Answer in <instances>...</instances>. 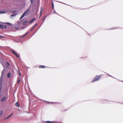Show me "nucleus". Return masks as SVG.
Returning <instances> with one entry per match:
<instances>
[{"mask_svg": "<svg viewBox=\"0 0 123 123\" xmlns=\"http://www.w3.org/2000/svg\"><path fill=\"white\" fill-rule=\"evenodd\" d=\"M102 75L101 74L99 75H97L95 77L92 81V83L93 82L95 81L99 80L101 77Z\"/></svg>", "mask_w": 123, "mask_h": 123, "instance_id": "obj_1", "label": "nucleus"}, {"mask_svg": "<svg viewBox=\"0 0 123 123\" xmlns=\"http://www.w3.org/2000/svg\"><path fill=\"white\" fill-rule=\"evenodd\" d=\"M30 11L29 9H27L26 10L22 15L20 18V20L22 19L25 15H27L28 14L29 11Z\"/></svg>", "mask_w": 123, "mask_h": 123, "instance_id": "obj_2", "label": "nucleus"}, {"mask_svg": "<svg viewBox=\"0 0 123 123\" xmlns=\"http://www.w3.org/2000/svg\"><path fill=\"white\" fill-rule=\"evenodd\" d=\"M6 71V70L5 69H4L1 72V74L0 77V79L1 78H3L4 77L5 75V73Z\"/></svg>", "mask_w": 123, "mask_h": 123, "instance_id": "obj_3", "label": "nucleus"}, {"mask_svg": "<svg viewBox=\"0 0 123 123\" xmlns=\"http://www.w3.org/2000/svg\"><path fill=\"white\" fill-rule=\"evenodd\" d=\"M11 52L13 54L15 55L16 56V57H18V58L19 57V55L17 54L15 52V51L14 50H11Z\"/></svg>", "mask_w": 123, "mask_h": 123, "instance_id": "obj_4", "label": "nucleus"}, {"mask_svg": "<svg viewBox=\"0 0 123 123\" xmlns=\"http://www.w3.org/2000/svg\"><path fill=\"white\" fill-rule=\"evenodd\" d=\"M43 7L42 6L41 7V9H40V15L39 16V18L41 17V15L42 14V13L43 12Z\"/></svg>", "mask_w": 123, "mask_h": 123, "instance_id": "obj_5", "label": "nucleus"}, {"mask_svg": "<svg viewBox=\"0 0 123 123\" xmlns=\"http://www.w3.org/2000/svg\"><path fill=\"white\" fill-rule=\"evenodd\" d=\"M35 18H34L32 19L29 22V23L31 24L32 23L34 20H35Z\"/></svg>", "mask_w": 123, "mask_h": 123, "instance_id": "obj_6", "label": "nucleus"}, {"mask_svg": "<svg viewBox=\"0 0 123 123\" xmlns=\"http://www.w3.org/2000/svg\"><path fill=\"white\" fill-rule=\"evenodd\" d=\"M17 83H19L20 81V78L19 77H18L17 79Z\"/></svg>", "mask_w": 123, "mask_h": 123, "instance_id": "obj_7", "label": "nucleus"}, {"mask_svg": "<svg viewBox=\"0 0 123 123\" xmlns=\"http://www.w3.org/2000/svg\"><path fill=\"white\" fill-rule=\"evenodd\" d=\"M45 67V66L44 65H41L39 66V68H44Z\"/></svg>", "mask_w": 123, "mask_h": 123, "instance_id": "obj_8", "label": "nucleus"}, {"mask_svg": "<svg viewBox=\"0 0 123 123\" xmlns=\"http://www.w3.org/2000/svg\"><path fill=\"white\" fill-rule=\"evenodd\" d=\"M13 114V113H12L9 116L7 117H6L4 118V119H7L8 118H9V117H10Z\"/></svg>", "mask_w": 123, "mask_h": 123, "instance_id": "obj_9", "label": "nucleus"}, {"mask_svg": "<svg viewBox=\"0 0 123 123\" xmlns=\"http://www.w3.org/2000/svg\"><path fill=\"white\" fill-rule=\"evenodd\" d=\"M27 22L28 21L26 20L23 23V25H25L27 23Z\"/></svg>", "mask_w": 123, "mask_h": 123, "instance_id": "obj_10", "label": "nucleus"}, {"mask_svg": "<svg viewBox=\"0 0 123 123\" xmlns=\"http://www.w3.org/2000/svg\"><path fill=\"white\" fill-rule=\"evenodd\" d=\"M11 74L10 73H9L6 75L7 77V78H9L10 77Z\"/></svg>", "mask_w": 123, "mask_h": 123, "instance_id": "obj_11", "label": "nucleus"}, {"mask_svg": "<svg viewBox=\"0 0 123 123\" xmlns=\"http://www.w3.org/2000/svg\"><path fill=\"white\" fill-rule=\"evenodd\" d=\"M15 106L17 107H19V105L18 102H17L15 104Z\"/></svg>", "mask_w": 123, "mask_h": 123, "instance_id": "obj_12", "label": "nucleus"}, {"mask_svg": "<svg viewBox=\"0 0 123 123\" xmlns=\"http://www.w3.org/2000/svg\"><path fill=\"white\" fill-rule=\"evenodd\" d=\"M6 98V97H3V98L1 99V101L2 102L4 101L5 100Z\"/></svg>", "mask_w": 123, "mask_h": 123, "instance_id": "obj_13", "label": "nucleus"}, {"mask_svg": "<svg viewBox=\"0 0 123 123\" xmlns=\"http://www.w3.org/2000/svg\"><path fill=\"white\" fill-rule=\"evenodd\" d=\"M28 33V32H27L22 37H20V38H22L23 37H25V36L26 35H27V34Z\"/></svg>", "mask_w": 123, "mask_h": 123, "instance_id": "obj_14", "label": "nucleus"}, {"mask_svg": "<svg viewBox=\"0 0 123 123\" xmlns=\"http://www.w3.org/2000/svg\"><path fill=\"white\" fill-rule=\"evenodd\" d=\"M4 28V26L3 25H0V28L1 29H3Z\"/></svg>", "mask_w": 123, "mask_h": 123, "instance_id": "obj_15", "label": "nucleus"}, {"mask_svg": "<svg viewBox=\"0 0 123 123\" xmlns=\"http://www.w3.org/2000/svg\"><path fill=\"white\" fill-rule=\"evenodd\" d=\"M46 123H53V122L51 121H47L46 122Z\"/></svg>", "mask_w": 123, "mask_h": 123, "instance_id": "obj_16", "label": "nucleus"}, {"mask_svg": "<svg viewBox=\"0 0 123 123\" xmlns=\"http://www.w3.org/2000/svg\"><path fill=\"white\" fill-rule=\"evenodd\" d=\"M38 25V23H36L33 26V27L35 28L36 26Z\"/></svg>", "mask_w": 123, "mask_h": 123, "instance_id": "obj_17", "label": "nucleus"}, {"mask_svg": "<svg viewBox=\"0 0 123 123\" xmlns=\"http://www.w3.org/2000/svg\"><path fill=\"white\" fill-rule=\"evenodd\" d=\"M3 113V111H0V116H1Z\"/></svg>", "mask_w": 123, "mask_h": 123, "instance_id": "obj_18", "label": "nucleus"}, {"mask_svg": "<svg viewBox=\"0 0 123 123\" xmlns=\"http://www.w3.org/2000/svg\"><path fill=\"white\" fill-rule=\"evenodd\" d=\"M6 23L8 25H11V24L10 23H8V22H7V23Z\"/></svg>", "mask_w": 123, "mask_h": 123, "instance_id": "obj_19", "label": "nucleus"}, {"mask_svg": "<svg viewBox=\"0 0 123 123\" xmlns=\"http://www.w3.org/2000/svg\"><path fill=\"white\" fill-rule=\"evenodd\" d=\"M34 28L33 27H32L31 29V31H32L33 30Z\"/></svg>", "mask_w": 123, "mask_h": 123, "instance_id": "obj_20", "label": "nucleus"}, {"mask_svg": "<svg viewBox=\"0 0 123 123\" xmlns=\"http://www.w3.org/2000/svg\"><path fill=\"white\" fill-rule=\"evenodd\" d=\"M6 63H7V64L8 65V66H10V63L8 62H7Z\"/></svg>", "mask_w": 123, "mask_h": 123, "instance_id": "obj_21", "label": "nucleus"}, {"mask_svg": "<svg viewBox=\"0 0 123 123\" xmlns=\"http://www.w3.org/2000/svg\"><path fill=\"white\" fill-rule=\"evenodd\" d=\"M30 1L31 3H32L33 2V0H30Z\"/></svg>", "mask_w": 123, "mask_h": 123, "instance_id": "obj_22", "label": "nucleus"}, {"mask_svg": "<svg viewBox=\"0 0 123 123\" xmlns=\"http://www.w3.org/2000/svg\"><path fill=\"white\" fill-rule=\"evenodd\" d=\"M16 15V14L12 15H11V17H13V16H15Z\"/></svg>", "mask_w": 123, "mask_h": 123, "instance_id": "obj_23", "label": "nucleus"}, {"mask_svg": "<svg viewBox=\"0 0 123 123\" xmlns=\"http://www.w3.org/2000/svg\"><path fill=\"white\" fill-rule=\"evenodd\" d=\"M54 5H53V3H52V7L53 8H54Z\"/></svg>", "mask_w": 123, "mask_h": 123, "instance_id": "obj_24", "label": "nucleus"}, {"mask_svg": "<svg viewBox=\"0 0 123 123\" xmlns=\"http://www.w3.org/2000/svg\"><path fill=\"white\" fill-rule=\"evenodd\" d=\"M19 75L20 76H21V74H20V72H19Z\"/></svg>", "mask_w": 123, "mask_h": 123, "instance_id": "obj_25", "label": "nucleus"}, {"mask_svg": "<svg viewBox=\"0 0 123 123\" xmlns=\"http://www.w3.org/2000/svg\"><path fill=\"white\" fill-rule=\"evenodd\" d=\"M3 37L1 35H0V38H3Z\"/></svg>", "mask_w": 123, "mask_h": 123, "instance_id": "obj_26", "label": "nucleus"}, {"mask_svg": "<svg viewBox=\"0 0 123 123\" xmlns=\"http://www.w3.org/2000/svg\"><path fill=\"white\" fill-rule=\"evenodd\" d=\"M4 27H5L6 29V28H7V26H6V25L5 26H4Z\"/></svg>", "mask_w": 123, "mask_h": 123, "instance_id": "obj_27", "label": "nucleus"}, {"mask_svg": "<svg viewBox=\"0 0 123 123\" xmlns=\"http://www.w3.org/2000/svg\"><path fill=\"white\" fill-rule=\"evenodd\" d=\"M45 17H46V16H44L43 17V19H44L45 18Z\"/></svg>", "mask_w": 123, "mask_h": 123, "instance_id": "obj_28", "label": "nucleus"}, {"mask_svg": "<svg viewBox=\"0 0 123 123\" xmlns=\"http://www.w3.org/2000/svg\"><path fill=\"white\" fill-rule=\"evenodd\" d=\"M15 29H18V28L17 27H15Z\"/></svg>", "mask_w": 123, "mask_h": 123, "instance_id": "obj_29", "label": "nucleus"}, {"mask_svg": "<svg viewBox=\"0 0 123 123\" xmlns=\"http://www.w3.org/2000/svg\"><path fill=\"white\" fill-rule=\"evenodd\" d=\"M15 12V11H13V13H14V12Z\"/></svg>", "mask_w": 123, "mask_h": 123, "instance_id": "obj_30", "label": "nucleus"}]
</instances>
